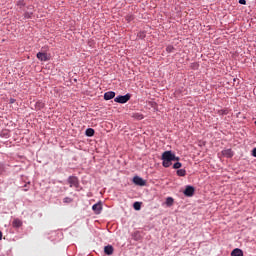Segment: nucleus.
Here are the masks:
<instances>
[{"label":"nucleus","instance_id":"15","mask_svg":"<svg viewBox=\"0 0 256 256\" xmlns=\"http://www.w3.org/2000/svg\"><path fill=\"white\" fill-rule=\"evenodd\" d=\"M132 117L133 119H137V121H141V119H144V116L141 113H134Z\"/></svg>","mask_w":256,"mask_h":256},{"label":"nucleus","instance_id":"23","mask_svg":"<svg viewBox=\"0 0 256 256\" xmlns=\"http://www.w3.org/2000/svg\"><path fill=\"white\" fill-rule=\"evenodd\" d=\"M240 5H247V1L246 0H239Z\"/></svg>","mask_w":256,"mask_h":256},{"label":"nucleus","instance_id":"11","mask_svg":"<svg viewBox=\"0 0 256 256\" xmlns=\"http://www.w3.org/2000/svg\"><path fill=\"white\" fill-rule=\"evenodd\" d=\"M231 256H243V250L239 249V248H235L232 252H231Z\"/></svg>","mask_w":256,"mask_h":256},{"label":"nucleus","instance_id":"2","mask_svg":"<svg viewBox=\"0 0 256 256\" xmlns=\"http://www.w3.org/2000/svg\"><path fill=\"white\" fill-rule=\"evenodd\" d=\"M129 99H131V95L130 94H126L124 96H117L114 101L115 103H127V101H129Z\"/></svg>","mask_w":256,"mask_h":256},{"label":"nucleus","instance_id":"27","mask_svg":"<svg viewBox=\"0 0 256 256\" xmlns=\"http://www.w3.org/2000/svg\"><path fill=\"white\" fill-rule=\"evenodd\" d=\"M175 161H179V157H176V156H175Z\"/></svg>","mask_w":256,"mask_h":256},{"label":"nucleus","instance_id":"6","mask_svg":"<svg viewBox=\"0 0 256 256\" xmlns=\"http://www.w3.org/2000/svg\"><path fill=\"white\" fill-rule=\"evenodd\" d=\"M92 210L96 215L101 214V211H103V205L101 203H96L92 206Z\"/></svg>","mask_w":256,"mask_h":256},{"label":"nucleus","instance_id":"25","mask_svg":"<svg viewBox=\"0 0 256 256\" xmlns=\"http://www.w3.org/2000/svg\"><path fill=\"white\" fill-rule=\"evenodd\" d=\"M24 187H25L24 191H29V188H27V184H25Z\"/></svg>","mask_w":256,"mask_h":256},{"label":"nucleus","instance_id":"26","mask_svg":"<svg viewBox=\"0 0 256 256\" xmlns=\"http://www.w3.org/2000/svg\"><path fill=\"white\" fill-rule=\"evenodd\" d=\"M3 239V232L0 231V241Z\"/></svg>","mask_w":256,"mask_h":256},{"label":"nucleus","instance_id":"12","mask_svg":"<svg viewBox=\"0 0 256 256\" xmlns=\"http://www.w3.org/2000/svg\"><path fill=\"white\" fill-rule=\"evenodd\" d=\"M13 227L19 228L23 225V222L19 220V218H16L12 222Z\"/></svg>","mask_w":256,"mask_h":256},{"label":"nucleus","instance_id":"5","mask_svg":"<svg viewBox=\"0 0 256 256\" xmlns=\"http://www.w3.org/2000/svg\"><path fill=\"white\" fill-rule=\"evenodd\" d=\"M184 195L186 197H193V195H195V188L193 186H186Z\"/></svg>","mask_w":256,"mask_h":256},{"label":"nucleus","instance_id":"18","mask_svg":"<svg viewBox=\"0 0 256 256\" xmlns=\"http://www.w3.org/2000/svg\"><path fill=\"white\" fill-rule=\"evenodd\" d=\"M181 167H182L181 162H176V163L173 165V169H181Z\"/></svg>","mask_w":256,"mask_h":256},{"label":"nucleus","instance_id":"17","mask_svg":"<svg viewBox=\"0 0 256 256\" xmlns=\"http://www.w3.org/2000/svg\"><path fill=\"white\" fill-rule=\"evenodd\" d=\"M133 208L135 209V211H141V203L140 202H135L133 204Z\"/></svg>","mask_w":256,"mask_h":256},{"label":"nucleus","instance_id":"22","mask_svg":"<svg viewBox=\"0 0 256 256\" xmlns=\"http://www.w3.org/2000/svg\"><path fill=\"white\" fill-rule=\"evenodd\" d=\"M39 109H43L45 107V104L41 103V102H38L37 103Z\"/></svg>","mask_w":256,"mask_h":256},{"label":"nucleus","instance_id":"19","mask_svg":"<svg viewBox=\"0 0 256 256\" xmlns=\"http://www.w3.org/2000/svg\"><path fill=\"white\" fill-rule=\"evenodd\" d=\"M64 203H73V199L66 197L63 199Z\"/></svg>","mask_w":256,"mask_h":256},{"label":"nucleus","instance_id":"24","mask_svg":"<svg viewBox=\"0 0 256 256\" xmlns=\"http://www.w3.org/2000/svg\"><path fill=\"white\" fill-rule=\"evenodd\" d=\"M252 155H253V157H256V148H254V149L252 150Z\"/></svg>","mask_w":256,"mask_h":256},{"label":"nucleus","instance_id":"4","mask_svg":"<svg viewBox=\"0 0 256 256\" xmlns=\"http://www.w3.org/2000/svg\"><path fill=\"white\" fill-rule=\"evenodd\" d=\"M68 183L70 187H79V179L75 176H70L68 178Z\"/></svg>","mask_w":256,"mask_h":256},{"label":"nucleus","instance_id":"20","mask_svg":"<svg viewBox=\"0 0 256 256\" xmlns=\"http://www.w3.org/2000/svg\"><path fill=\"white\" fill-rule=\"evenodd\" d=\"M173 49H175L173 46H168V47L166 48V51H167L168 53H171V52L173 51Z\"/></svg>","mask_w":256,"mask_h":256},{"label":"nucleus","instance_id":"21","mask_svg":"<svg viewBox=\"0 0 256 256\" xmlns=\"http://www.w3.org/2000/svg\"><path fill=\"white\" fill-rule=\"evenodd\" d=\"M219 115H227V110H219Z\"/></svg>","mask_w":256,"mask_h":256},{"label":"nucleus","instance_id":"9","mask_svg":"<svg viewBox=\"0 0 256 256\" xmlns=\"http://www.w3.org/2000/svg\"><path fill=\"white\" fill-rule=\"evenodd\" d=\"M222 155L227 157V159H231L233 157V151L231 149L222 150Z\"/></svg>","mask_w":256,"mask_h":256},{"label":"nucleus","instance_id":"14","mask_svg":"<svg viewBox=\"0 0 256 256\" xmlns=\"http://www.w3.org/2000/svg\"><path fill=\"white\" fill-rule=\"evenodd\" d=\"M95 135V130L93 128L86 129V136L87 137H93Z\"/></svg>","mask_w":256,"mask_h":256},{"label":"nucleus","instance_id":"1","mask_svg":"<svg viewBox=\"0 0 256 256\" xmlns=\"http://www.w3.org/2000/svg\"><path fill=\"white\" fill-rule=\"evenodd\" d=\"M162 161L163 167H171V161H175V154L171 153V151H165L162 154Z\"/></svg>","mask_w":256,"mask_h":256},{"label":"nucleus","instance_id":"7","mask_svg":"<svg viewBox=\"0 0 256 256\" xmlns=\"http://www.w3.org/2000/svg\"><path fill=\"white\" fill-rule=\"evenodd\" d=\"M36 57L37 59H39V61H49V56L47 55V53L38 52Z\"/></svg>","mask_w":256,"mask_h":256},{"label":"nucleus","instance_id":"3","mask_svg":"<svg viewBox=\"0 0 256 256\" xmlns=\"http://www.w3.org/2000/svg\"><path fill=\"white\" fill-rule=\"evenodd\" d=\"M133 183L138 185L139 187H145L147 185V182L139 176H135L133 178Z\"/></svg>","mask_w":256,"mask_h":256},{"label":"nucleus","instance_id":"16","mask_svg":"<svg viewBox=\"0 0 256 256\" xmlns=\"http://www.w3.org/2000/svg\"><path fill=\"white\" fill-rule=\"evenodd\" d=\"M177 175L179 177H185V175H187V172L185 171V169H179L177 170Z\"/></svg>","mask_w":256,"mask_h":256},{"label":"nucleus","instance_id":"13","mask_svg":"<svg viewBox=\"0 0 256 256\" xmlns=\"http://www.w3.org/2000/svg\"><path fill=\"white\" fill-rule=\"evenodd\" d=\"M173 203H175V200L172 197L166 198L165 204L167 205V207H173Z\"/></svg>","mask_w":256,"mask_h":256},{"label":"nucleus","instance_id":"8","mask_svg":"<svg viewBox=\"0 0 256 256\" xmlns=\"http://www.w3.org/2000/svg\"><path fill=\"white\" fill-rule=\"evenodd\" d=\"M105 101H110V99H115V92L109 91L104 94Z\"/></svg>","mask_w":256,"mask_h":256},{"label":"nucleus","instance_id":"10","mask_svg":"<svg viewBox=\"0 0 256 256\" xmlns=\"http://www.w3.org/2000/svg\"><path fill=\"white\" fill-rule=\"evenodd\" d=\"M113 251H114V248L111 245H107L104 247V253L106 255H111L113 253Z\"/></svg>","mask_w":256,"mask_h":256}]
</instances>
